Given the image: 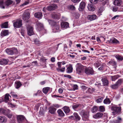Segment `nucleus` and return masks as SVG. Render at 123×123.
<instances>
[{"instance_id":"1","label":"nucleus","mask_w":123,"mask_h":123,"mask_svg":"<svg viewBox=\"0 0 123 123\" xmlns=\"http://www.w3.org/2000/svg\"><path fill=\"white\" fill-rule=\"evenodd\" d=\"M111 109L112 111V114L113 115H118L121 114V107L120 106L113 105L111 108Z\"/></svg>"},{"instance_id":"2","label":"nucleus","mask_w":123,"mask_h":123,"mask_svg":"<svg viewBox=\"0 0 123 123\" xmlns=\"http://www.w3.org/2000/svg\"><path fill=\"white\" fill-rule=\"evenodd\" d=\"M76 73L79 74H81L84 71L86 66L82 65L81 64L77 63L76 65Z\"/></svg>"},{"instance_id":"3","label":"nucleus","mask_w":123,"mask_h":123,"mask_svg":"<svg viewBox=\"0 0 123 123\" xmlns=\"http://www.w3.org/2000/svg\"><path fill=\"white\" fill-rule=\"evenodd\" d=\"M66 62H58L57 63L58 68H56V69L58 72H64L65 69V67L63 66H62V65H64Z\"/></svg>"},{"instance_id":"4","label":"nucleus","mask_w":123,"mask_h":123,"mask_svg":"<svg viewBox=\"0 0 123 123\" xmlns=\"http://www.w3.org/2000/svg\"><path fill=\"white\" fill-rule=\"evenodd\" d=\"M6 51L8 54L11 55L17 54L18 52L17 49L15 48L7 49H6Z\"/></svg>"},{"instance_id":"5","label":"nucleus","mask_w":123,"mask_h":123,"mask_svg":"<svg viewBox=\"0 0 123 123\" xmlns=\"http://www.w3.org/2000/svg\"><path fill=\"white\" fill-rule=\"evenodd\" d=\"M10 111L8 109H4L3 108L0 109V113L8 117H12V115L10 114Z\"/></svg>"},{"instance_id":"6","label":"nucleus","mask_w":123,"mask_h":123,"mask_svg":"<svg viewBox=\"0 0 123 123\" xmlns=\"http://www.w3.org/2000/svg\"><path fill=\"white\" fill-rule=\"evenodd\" d=\"M85 72L86 74L88 75H92L94 74V71L93 69L90 67L86 68V67L85 69Z\"/></svg>"},{"instance_id":"7","label":"nucleus","mask_w":123,"mask_h":123,"mask_svg":"<svg viewBox=\"0 0 123 123\" xmlns=\"http://www.w3.org/2000/svg\"><path fill=\"white\" fill-rule=\"evenodd\" d=\"M13 25L14 27L19 28L22 25V20L20 19H18L13 23Z\"/></svg>"},{"instance_id":"8","label":"nucleus","mask_w":123,"mask_h":123,"mask_svg":"<svg viewBox=\"0 0 123 123\" xmlns=\"http://www.w3.org/2000/svg\"><path fill=\"white\" fill-rule=\"evenodd\" d=\"M82 117L84 120L86 121L88 119L89 115L88 113L86 111H82Z\"/></svg>"},{"instance_id":"9","label":"nucleus","mask_w":123,"mask_h":123,"mask_svg":"<svg viewBox=\"0 0 123 123\" xmlns=\"http://www.w3.org/2000/svg\"><path fill=\"white\" fill-rule=\"evenodd\" d=\"M101 80L104 86H108L109 82L106 76H105L102 77Z\"/></svg>"},{"instance_id":"10","label":"nucleus","mask_w":123,"mask_h":123,"mask_svg":"<svg viewBox=\"0 0 123 123\" xmlns=\"http://www.w3.org/2000/svg\"><path fill=\"white\" fill-rule=\"evenodd\" d=\"M49 23L52 25L56 27L55 28L56 30H58L60 28V26L59 25L58 23L56 22L53 20H51L49 21Z\"/></svg>"},{"instance_id":"11","label":"nucleus","mask_w":123,"mask_h":123,"mask_svg":"<svg viewBox=\"0 0 123 123\" xmlns=\"http://www.w3.org/2000/svg\"><path fill=\"white\" fill-rule=\"evenodd\" d=\"M27 33L28 35L31 36L34 34L33 27L30 26H29L27 27Z\"/></svg>"},{"instance_id":"12","label":"nucleus","mask_w":123,"mask_h":123,"mask_svg":"<svg viewBox=\"0 0 123 123\" xmlns=\"http://www.w3.org/2000/svg\"><path fill=\"white\" fill-rule=\"evenodd\" d=\"M57 7V6L56 5L53 4L48 6L46 8V9L48 10L51 11L56 9Z\"/></svg>"},{"instance_id":"13","label":"nucleus","mask_w":123,"mask_h":123,"mask_svg":"<svg viewBox=\"0 0 123 123\" xmlns=\"http://www.w3.org/2000/svg\"><path fill=\"white\" fill-rule=\"evenodd\" d=\"M38 28L39 31H41L43 32L44 33H46V30L44 29L42 24L40 23L38 24Z\"/></svg>"},{"instance_id":"14","label":"nucleus","mask_w":123,"mask_h":123,"mask_svg":"<svg viewBox=\"0 0 123 123\" xmlns=\"http://www.w3.org/2000/svg\"><path fill=\"white\" fill-rule=\"evenodd\" d=\"M17 119L19 123H22L23 122L25 118L23 115H19L17 116Z\"/></svg>"},{"instance_id":"15","label":"nucleus","mask_w":123,"mask_h":123,"mask_svg":"<svg viewBox=\"0 0 123 123\" xmlns=\"http://www.w3.org/2000/svg\"><path fill=\"white\" fill-rule=\"evenodd\" d=\"M30 14L29 12H25L23 15V19L24 20L28 19L30 18Z\"/></svg>"},{"instance_id":"16","label":"nucleus","mask_w":123,"mask_h":123,"mask_svg":"<svg viewBox=\"0 0 123 123\" xmlns=\"http://www.w3.org/2000/svg\"><path fill=\"white\" fill-rule=\"evenodd\" d=\"M9 60L8 59L3 58L0 59V64L1 65H6L8 63Z\"/></svg>"},{"instance_id":"17","label":"nucleus","mask_w":123,"mask_h":123,"mask_svg":"<svg viewBox=\"0 0 123 123\" xmlns=\"http://www.w3.org/2000/svg\"><path fill=\"white\" fill-rule=\"evenodd\" d=\"M97 18V16L95 14L89 15L87 16L88 19L90 21H92L95 19Z\"/></svg>"},{"instance_id":"18","label":"nucleus","mask_w":123,"mask_h":123,"mask_svg":"<svg viewBox=\"0 0 123 123\" xmlns=\"http://www.w3.org/2000/svg\"><path fill=\"white\" fill-rule=\"evenodd\" d=\"M86 4L84 2L82 1L80 4L79 10L80 11H82L85 8Z\"/></svg>"},{"instance_id":"19","label":"nucleus","mask_w":123,"mask_h":123,"mask_svg":"<svg viewBox=\"0 0 123 123\" xmlns=\"http://www.w3.org/2000/svg\"><path fill=\"white\" fill-rule=\"evenodd\" d=\"M73 70L72 65L71 64H70L66 69V72L68 73H70L72 72Z\"/></svg>"},{"instance_id":"20","label":"nucleus","mask_w":123,"mask_h":123,"mask_svg":"<svg viewBox=\"0 0 123 123\" xmlns=\"http://www.w3.org/2000/svg\"><path fill=\"white\" fill-rule=\"evenodd\" d=\"M49 112L51 114H54L56 109L53 107L51 106L49 108Z\"/></svg>"},{"instance_id":"21","label":"nucleus","mask_w":123,"mask_h":123,"mask_svg":"<svg viewBox=\"0 0 123 123\" xmlns=\"http://www.w3.org/2000/svg\"><path fill=\"white\" fill-rule=\"evenodd\" d=\"M109 43L113 44H119L120 43L119 41L115 38L111 39Z\"/></svg>"},{"instance_id":"22","label":"nucleus","mask_w":123,"mask_h":123,"mask_svg":"<svg viewBox=\"0 0 123 123\" xmlns=\"http://www.w3.org/2000/svg\"><path fill=\"white\" fill-rule=\"evenodd\" d=\"M22 85L21 82L18 81H16L15 83L14 86L15 88L18 89Z\"/></svg>"},{"instance_id":"23","label":"nucleus","mask_w":123,"mask_h":123,"mask_svg":"<svg viewBox=\"0 0 123 123\" xmlns=\"http://www.w3.org/2000/svg\"><path fill=\"white\" fill-rule=\"evenodd\" d=\"M87 8L90 11H93L95 10L94 6L92 4H89L87 6Z\"/></svg>"},{"instance_id":"24","label":"nucleus","mask_w":123,"mask_h":123,"mask_svg":"<svg viewBox=\"0 0 123 123\" xmlns=\"http://www.w3.org/2000/svg\"><path fill=\"white\" fill-rule=\"evenodd\" d=\"M61 26L62 28H66L68 27L69 24L66 22H62L61 24Z\"/></svg>"},{"instance_id":"25","label":"nucleus","mask_w":123,"mask_h":123,"mask_svg":"<svg viewBox=\"0 0 123 123\" xmlns=\"http://www.w3.org/2000/svg\"><path fill=\"white\" fill-rule=\"evenodd\" d=\"M62 109L65 113L66 114L69 113L70 111L69 107L67 106L63 107Z\"/></svg>"},{"instance_id":"26","label":"nucleus","mask_w":123,"mask_h":123,"mask_svg":"<svg viewBox=\"0 0 123 123\" xmlns=\"http://www.w3.org/2000/svg\"><path fill=\"white\" fill-rule=\"evenodd\" d=\"M35 17L38 18H41L43 16L42 13L38 12L34 14Z\"/></svg>"},{"instance_id":"27","label":"nucleus","mask_w":123,"mask_h":123,"mask_svg":"<svg viewBox=\"0 0 123 123\" xmlns=\"http://www.w3.org/2000/svg\"><path fill=\"white\" fill-rule=\"evenodd\" d=\"M103 115V114L102 113L98 112L95 115H94L93 116V117L95 118H100L102 117Z\"/></svg>"},{"instance_id":"28","label":"nucleus","mask_w":123,"mask_h":123,"mask_svg":"<svg viewBox=\"0 0 123 123\" xmlns=\"http://www.w3.org/2000/svg\"><path fill=\"white\" fill-rule=\"evenodd\" d=\"M104 10V8L103 7L100 6L99 7L98 10V14L99 15H101V13L103 12Z\"/></svg>"},{"instance_id":"29","label":"nucleus","mask_w":123,"mask_h":123,"mask_svg":"<svg viewBox=\"0 0 123 123\" xmlns=\"http://www.w3.org/2000/svg\"><path fill=\"white\" fill-rule=\"evenodd\" d=\"M9 97L10 98L11 97V96L9 94L6 93L5 94L4 97V101L5 102L7 103L9 101Z\"/></svg>"},{"instance_id":"30","label":"nucleus","mask_w":123,"mask_h":123,"mask_svg":"<svg viewBox=\"0 0 123 123\" xmlns=\"http://www.w3.org/2000/svg\"><path fill=\"white\" fill-rule=\"evenodd\" d=\"M74 119L77 121H78L80 120V118L78 114L76 112L74 113Z\"/></svg>"},{"instance_id":"31","label":"nucleus","mask_w":123,"mask_h":123,"mask_svg":"<svg viewBox=\"0 0 123 123\" xmlns=\"http://www.w3.org/2000/svg\"><path fill=\"white\" fill-rule=\"evenodd\" d=\"M121 3V0H115L114 2V4L115 5L120 6Z\"/></svg>"},{"instance_id":"32","label":"nucleus","mask_w":123,"mask_h":123,"mask_svg":"<svg viewBox=\"0 0 123 123\" xmlns=\"http://www.w3.org/2000/svg\"><path fill=\"white\" fill-rule=\"evenodd\" d=\"M57 112L59 116L63 117L65 115L62 111L61 109L58 110Z\"/></svg>"},{"instance_id":"33","label":"nucleus","mask_w":123,"mask_h":123,"mask_svg":"<svg viewBox=\"0 0 123 123\" xmlns=\"http://www.w3.org/2000/svg\"><path fill=\"white\" fill-rule=\"evenodd\" d=\"M13 3V1L12 0H7L5 1V4L7 6H8L12 5Z\"/></svg>"},{"instance_id":"34","label":"nucleus","mask_w":123,"mask_h":123,"mask_svg":"<svg viewBox=\"0 0 123 123\" xmlns=\"http://www.w3.org/2000/svg\"><path fill=\"white\" fill-rule=\"evenodd\" d=\"M115 57L117 60L119 61H121L123 60V57L121 55H116L115 56Z\"/></svg>"},{"instance_id":"35","label":"nucleus","mask_w":123,"mask_h":123,"mask_svg":"<svg viewBox=\"0 0 123 123\" xmlns=\"http://www.w3.org/2000/svg\"><path fill=\"white\" fill-rule=\"evenodd\" d=\"M84 107L83 105L80 104H76L72 106V108L73 109H75L78 108V107Z\"/></svg>"},{"instance_id":"36","label":"nucleus","mask_w":123,"mask_h":123,"mask_svg":"<svg viewBox=\"0 0 123 123\" xmlns=\"http://www.w3.org/2000/svg\"><path fill=\"white\" fill-rule=\"evenodd\" d=\"M8 22H6L1 24V27L2 28H6L8 27Z\"/></svg>"},{"instance_id":"37","label":"nucleus","mask_w":123,"mask_h":123,"mask_svg":"<svg viewBox=\"0 0 123 123\" xmlns=\"http://www.w3.org/2000/svg\"><path fill=\"white\" fill-rule=\"evenodd\" d=\"M119 86L116 83L115 84L111 85L110 86L113 89H117Z\"/></svg>"},{"instance_id":"38","label":"nucleus","mask_w":123,"mask_h":123,"mask_svg":"<svg viewBox=\"0 0 123 123\" xmlns=\"http://www.w3.org/2000/svg\"><path fill=\"white\" fill-rule=\"evenodd\" d=\"M8 31H7L5 30L2 31L1 33V35L2 36H5L8 35Z\"/></svg>"},{"instance_id":"39","label":"nucleus","mask_w":123,"mask_h":123,"mask_svg":"<svg viewBox=\"0 0 123 123\" xmlns=\"http://www.w3.org/2000/svg\"><path fill=\"white\" fill-rule=\"evenodd\" d=\"M49 89V87H46L43 88V92L44 93H47Z\"/></svg>"},{"instance_id":"40","label":"nucleus","mask_w":123,"mask_h":123,"mask_svg":"<svg viewBox=\"0 0 123 123\" xmlns=\"http://www.w3.org/2000/svg\"><path fill=\"white\" fill-rule=\"evenodd\" d=\"M109 63L111 65L114 66L115 67L116 66L117 63L116 62L113 60H111L109 62Z\"/></svg>"},{"instance_id":"41","label":"nucleus","mask_w":123,"mask_h":123,"mask_svg":"<svg viewBox=\"0 0 123 123\" xmlns=\"http://www.w3.org/2000/svg\"><path fill=\"white\" fill-rule=\"evenodd\" d=\"M5 4L3 0H0V7L4 9Z\"/></svg>"},{"instance_id":"42","label":"nucleus","mask_w":123,"mask_h":123,"mask_svg":"<svg viewBox=\"0 0 123 123\" xmlns=\"http://www.w3.org/2000/svg\"><path fill=\"white\" fill-rule=\"evenodd\" d=\"M111 102V101L109 98H106L104 101V103L106 104H109Z\"/></svg>"},{"instance_id":"43","label":"nucleus","mask_w":123,"mask_h":123,"mask_svg":"<svg viewBox=\"0 0 123 123\" xmlns=\"http://www.w3.org/2000/svg\"><path fill=\"white\" fill-rule=\"evenodd\" d=\"M92 113H94L97 111L98 110L97 107L95 106H94L92 108Z\"/></svg>"},{"instance_id":"44","label":"nucleus","mask_w":123,"mask_h":123,"mask_svg":"<svg viewBox=\"0 0 123 123\" xmlns=\"http://www.w3.org/2000/svg\"><path fill=\"white\" fill-rule=\"evenodd\" d=\"M123 82V80L122 79H120L118 80V81L116 83L119 86Z\"/></svg>"},{"instance_id":"45","label":"nucleus","mask_w":123,"mask_h":123,"mask_svg":"<svg viewBox=\"0 0 123 123\" xmlns=\"http://www.w3.org/2000/svg\"><path fill=\"white\" fill-rule=\"evenodd\" d=\"M111 77L112 81H115L116 79L118 78L119 76L118 75H116L114 76H111Z\"/></svg>"},{"instance_id":"46","label":"nucleus","mask_w":123,"mask_h":123,"mask_svg":"<svg viewBox=\"0 0 123 123\" xmlns=\"http://www.w3.org/2000/svg\"><path fill=\"white\" fill-rule=\"evenodd\" d=\"M6 121V119L5 118V117L1 116L0 117V122H5Z\"/></svg>"},{"instance_id":"47","label":"nucleus","mask_w":123,"mask_h":123,"mask_svg":"<svg viewBox=\"0 0 123 123\" xmlns=\"http://www.w3.org/2000/svg\"><path fill=\"white\" fill-rule=\"evenodd\" d=\"M122 121V118L119 117H117V119L116 120V123H121Z\"/></svg>"},{"instance_id":"48","label":"nucleus","mask_w":123,"mask_h":123,"mask_svg":"<svg viewBox=\"0 0 123 123\" xmlns=\"http://www.w3.org/2000/svg\"><path fill=\"white\" fill-rule=\"evenodd\" d=\"M11 94L12 96L13 97V98H18V96L17 95L15 94L14 92H12L11 93Z\"/></svg>"},{"instance_id":"49","label":"nucleus","mask_w":123,"mask_h":123,"mask_svg":"<svg viewBox=\"0 0 123 123\" xmlns=\"http://www.w3.org/2000/svg\"><path fill=\"white\" fill-rule=\"evenodd\" d=\"M68 8L69 9L73 10H75V7L73 5H70L69 6Z\"/></svg>"},{"instance_id":"50","label":"nucleus","mask_w":123,"mask_h":123,"mask_svg":"<svg viewBox=\"0 0 123 123\" xmlns=\"http://www.w3.org/2000/svg\"><path fill=\"white\" fill-rule=\"evenodd\" d=\"M94 65L96 67L98 68L100 66V64L99 61H97L94 63Z\"/></svg>"},{"instance_id":"51","label":"nucleus","mask_w":123,"mask_h":123,"mask_svg":"<svg viewBox=\"0 0 123 123\" xmlns=\"http://www.w3.org/2000/svg\"><path fill=\"white\" fill-rule=\"evenodd\" d=\"M80 87L83 91L86 90L88 89V87H87L84 85L81 86Z\"/></svg>"},{"instance_id":"52","label":"nucleus","mask_w":123,"mask_h":123,"mask_svg":"<svg viewBox=\"0 0 123 123\" xmlns=\"http://www.w3.org/2000/svg\"><path fill=\"white\" fill-rule=\"evenodd\" d=\"M99 110L101 111H104L105 110V108L104 106H100L99 107Z\"/></svg>"},{"instance_id":"53","label":"nucleus","mask_w":123,"mask_h":123,"mask_svg":"<svg viewBox=\"0 0 123 123\" xmlns=\"http://www.w3.org/2000/svg\"><path fill=\"white\" fill-rule=\"evenodd\" d=\"M91 3L93 4H95L97 2V0H90Z\"/></svg>"},{"instance_id":"54","label":"nucleus","mask_w":123,"mask_h":123,"mask_svg":"<svg viewBox=\"0 0 123 123\" xmlns=\"http://www.w3.org/2000/svg\"><path fill=\"white\" fill-rule=\"evenodd\" d=\"M34 42L36 44H39L40 43V42L37 38H36L34 39Z\"/></svg>"},{"instance_id":"55","label":"nucleus","mask_w":123,"mask_h":123,"mask_svg":"<svg viewBox=\"0 0 123 123\" xmlns=\"http://www.w3.org/2000/svg\"><path fill=\"white\" fill-rule=\"evenodd\" d=\"M103 99V98H98V99L96 100V102L97 103H100L102 101Z\"/></svg>"},{"instance_id":"56","label":"nucleus","mask_w":123,"mask_h":123,"mask_svg":"<svg viewBox=\"0 0 123 123\" xmlns=\"http://www.w3.org/2000/svg\"><path fill=\"white\" fill-rule=\"evenodd\" d=\"M20 32L22 36L24 37L25 36V31L23 29H21Z\"/></svg>"},{"instance_id":"57","label":"nucleus","mask_w":123,"mask_h":123,"mask_svg":"<svg viewBox=\"0 0 123 123\" xmlns=\"http://www.w3.org/2000/svg\"><path fill=\"white\" fill-rule=\"evenodd\" d=\"M92 90L90 88H88L87 90L86 91V92L87 93H92Z\"/></svg>"},{"instance_id":"58","label":"nucleus","mask_w":123,"mask_h":123,"mask_svg":"<svg viewBox=\"0 0 123 123\" xmlns=\"http://www.w3.org/2000/svg\"><path fill=\"white\" fill-rule=\"evenodd\" d=\"M118 7H114L113 8V11L114 12H116L118 10Z\"/></svg>"},{"instance_id":"59","label":"nucleus","mask_w":123,"mask_h":123,"mask_svg":"<svg viewBox=\"0 0 123 123\" xmlns=\"http://www.w3.org/2000/svg\"><path fill=\"white\" fill-rule=\"evenodd\" d=\"M73 88L74 90L78 89V86L77 85H74L73 86Z\"/></svg>"},{"instance_id":"60","label":"nucleus","mask_w":123,"mask_h":123,"mask_svg":"<svg viewBox=\"0 0 123 123\" xmlns=\"http://www.w3.org/2000/svg\"><path fill=\"white\" fill-rule=\"evenodd\" d=\"M81 0H71V1L74 3H76L79 2Z\"/></svg>"},{"instance_id":"61","label":"nucleus","mask_w":123,"mask_h":123,"mask_svg":"<svg viewBox=\"0 0 123 123\" xmlns=\"http://www.w3.org/2000/svg\"><path fill=\"white\" fill-rule=\"evenodd\" d=\"M64 77H66L68 78L69 79H71V76L69 75L65 74L64 75Z\"/></svg>"},{"instance_id":"62","label":"nucleus","mask_w":123,"mask_h":123,"mask_svg":"<svg viewBox=\"0 0 123 123\" xmlns=\"http://www.w3.org/2000/svg\"><path fill=\"white\" fill-rule=\"evenodd\" d=\"M9 105H10L11 106V107L12 108L13 107H15L17 106L16 105H14L11 103L9 104Z\"/></svg>"},{"instance_id":"63","label":"nucleus","mask_w":123,"mask_h":123,"mask_svg":"<svg viewBox=\"0 0 123 123\" xmlns=\"http://www.w3.org/2000/svg\"><path fill=\"white\" fill-rule=\"evenodd\" d=\"M58 92L59 93L61 94L63 92V90L62 88H60L59 89Z\"/></svg>"},{"instance_id":"64","label":"nucleus","mask_w":123,"mask_h":123,"mask_svg":"<svg viewBox=\"0 0 123 123\" xmlns=\"http://www.w3.org/2000/svg\"><path fill=\"white\" fill-rule=\"evenodd\" d=\"M82 51L84 52H87L88 53H90L89 51L86 50L82 49Z\"/></svg>"}]
</instances>
